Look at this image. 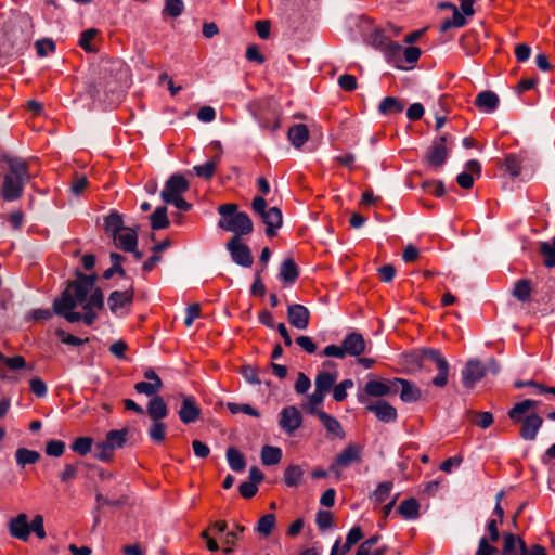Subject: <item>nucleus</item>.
I'll use <instances>...</instances> for the list:
<instances>
[{"mask_svg":"<svg viewBox=\"0 0 555 555\" xmlns=\"http://www.w3.org/2000/svg\"><path fill=\"white\" fill-rule=\"evenodd\" d=\"M104 307L102 291L95 286V276L79 274L77 279L53 301V310L69 323L83 321L92 325L98 311Z\"/></svg>","mask_w":555,"mask_h":555,"instance_id":"obj_1","label":"nucleus"},{"mask_svg":"<svg viewBox=\"0 0 555 555\" xmlns=\"http://www.w3.org/2000/svg\"><path fill=\"white\" fill-rule=\"evenodd\" d=\"M9 172L3 177L1 195L3 199L13 202L20 198L26 183L31 179L27 163L21 158H8Z\"/></svg>","mask_w":555,"mask_h":555,"instance_id":"obj_2","label":"nucleus"},{"mask_svg":"<svg viewBox=\"0 0 555 555\" xmlns=\"http://www.w3.org/2000/svg\"><path fill=\"white\" fill-rule=\"evenodd\" d=\"M218 212L221 216L218 221V227L227 232H232L234 235H247L253 232V222L249 216L238 210L236 204H223L218 207Z\"/></svg>","mask_w":555,"mask_h":555,"instance_id":"obj_3","label":"nucleus"},{"mask_svg":"<svg viewBox=\"0 0 555 555\" xmlns=\"http://www.w3.org/2000/svg\"><path fill=\"white\" fill-rule=\"evenodd\" d=\"M363 446L354 442L348 443L334 459L330 466V470L339 478L341 472L353 464H358L362 461Z\"/></svg>","mask_w":555,"mask_h":555,"instance_id":"obj_4","label":"nucleus"},{"mask_svg":"<svg viewBox=\"0 0 555 555\" xmlns=\"http://www.w3.org/2000/svg\"><path fill=\"white\" fill-rule=\"evenodd\" d=\"M423 358L431 362L438 372L437 375L431 379V384L438 388H443L447 386L450 365L441 352L436 349H426L423 352Z\"/></svg>","mask_w":555,"mask_h":555,"instance_id":"obj_5","label":"nucleus"},{"mask_svg":"<svg viewBox=\"0 0 555 555\" xmlns=\"http://www.w3.org/2000/svg\"><path fill=\"white\" fill-rule=\"evenodd\" d=\"M227 249L229 250L233 262L244 268L251 267L254 262L251 251L249 247L242 242L241 237L233 235L227 243Z\"/></svg>","mask_w":555,"mask_h":555,"instance_id":"obj_6","label":"nucleus"},{"mask_svg":"<svg viewBox=\"0 0 555 555\" xmlns=\"http://www.w3.org/2000/svg\"><path fill=\"white\" fill-rule=\"evenodd\" d=\"M302 424V414L295 405H288L283 408L280 412L279 426L281 429L292 435L294 434Z\"/></svg>","mask_w":555,"mask_h":555,"instance_id":"obj_7","label":"nucleus"},{"mask_svg":"<svg viewBox=\"0 0 555 555\" xmlns=\"http://www.w3.org/2000/svg\"><path fill=\"white\" fill-rule=\"evenodd\" d=\"M189 189V182L182 175H172L165 183L160 192L162 199L165 203L182 196Z\"/></svg>","mask_w":555,"mask_h":555,"instance_id":"obj_8","label":"nucleus"},{"mask_svg":"<svg viewBox=\"0 0 555 555\" xmlns=\"http://www.w3.org/2000/svg\"><path fill=\"white\" fill-rule=\"evenodd\" d=\"M488 369L479 360H469L462 370V383L467 389H472L487 373Z\"/></svg>","mask_w":555,"mask_h":555,"instance_id":"obj_9","label":"nucleus"},{"mask_svg":"<svg viewBox=\"0 0 555 555\" xmlns=\"http://www.w3.org/2000/svg\"><path fill=\"white\" fill-rule=\"evenodd\" d=\"M395 391L396 390L393 389L392 380L385 383L383 380L371 379L365 385L364 393H358V401L360 403L366 404L369 403L367 396L380 398Z\"/></svg>","mask_w":555,"mask_h":555,"instance_id":"obj_10","label":"nucleus"},{"mask_svg":"<svg viewBox=\"0 0 555 555\" xmlns=\"http://www.w3.org/2000/svg\"><path fill=\"white\" fill-rule=\"evenodd\" d=\"M133 300V292L131 288L120 291H114L111 293L107 305L112 313L116 315H124L127 313L128 307Z\"/></svg>","mask_w":555,"mask_h":555,"instance_id":"obj_11","label":"nucleus"},{"mask_svg":"<svg viewBox=\"0 0 555 555\" xmlns=\"http://www.w3.org/2000/svg\"><path fill=\"white\" fill-rule=\"evenodd\" d=\"M144 378L146 380L139 382L134 385L135 391L147 397H155V395L163 388L160 377L152 369H149L144 372Z\"/></svg>","mask_w":555,"mask_h":555,"instance_id":"obj_12","label":"nucleus"},{"mask_svg":"<svg viewBox=\"0 0 555 555\" xmlns=\"http://www.w3.org/2000/svg\"><path fill=\"white\" fill-rule=\"evenodd\" d=\"M182 401L181 408L178 411L180 421L183 424H190L195 422L201 415V409L196 403V400L192 396L179 395Z\"/></svg>","mask_w":555,"mask_h":555,"instance_id":"obj_13","label":"nucleus"},{"mask_svg":"<svg viewBox=\"0 0 555 555\" xmlns=\"http://www.w3.org/2000/svg\"><path fill=\"white\" fill-rule=\"evenodd\" d=\"M366 410L374 413L376 418L384 423L395 422L398 417L396 408L384 400L366 403Z\"/></svg>","mask_w":555,"mask_h":555,"instance_id":"obj_14","label":"nucleus"},{"mask_svg":"<svg viewBox=\"0 0 555 555\" xmlns=\"http://www.w3.org/2000/svg\"><path fill=\"white\" fill-rule=\"evenodd\" d=\"M376 37H380L379 44L383 47L385 57L389 63H392L398 68H403L402 65V50L403 47L395 41L386 39L380 35H376Z\"/></svg>","mask_w":555,"mask_h":555,"instance_id":"obj_15","label":"nucleus"},{"mask_svg":"<svg viewBox=\"0 0 555 555\" xmlns=\"http://www.w3.org/2000/svg\"><path fill=\"white\" fill-rule=\"evenodd\" d=\"M309 310L305 306L298 304L288 306L287 319L294 327L298 330H306L309 325Z\"/></svg>","mask_w":555,"mask_h":555,"instance_id":"obj_16","label":"nucleus"},{"mask_svg":"<svg viewBox=\"0 0 555 555\" xmlns=\"http://www.w3.org/2000/svg\"><path fill=\"white\" fill-rule=\"evenodd\" d=\"M363 538L362 529L359 526L352 527L346 537V542L340 545V539H337L331 550L330 555H345L350 548Z\"/></svg>","mask_w":555,"mask_h":555,"instance_id":"obj_17","label":"nucleus"},{"mask_svg":"<svg viewBox=\"0 0 555 555\" xmlns=\"http://www.w3.org/2000/svg\"><path fill=\"white\" fill-rule=\"evenodd\" d=\"M528 548L525 541L513 533L503 534V555H527Z\"/></svg>","mask_w":555,"mask_h":555,"instance_id":"obj_18","label":"nucleus"},{"mask_svg":"<svg viewBox=\"0 0 555 555\" xmlns=\"http://www.w3.org/2000/svg\"><path fill=\"white\" fill-rule=\"evenodd\" d=\"M448 151L446 146V137L436 140L427 153V162L430 166L439 167L446 163Z\"/></svg>","mask_w":555,"mask_h":555,"instance_id":"obj_19","label":"nucleus"},{"mask_svg":"<svg viewBox=\"0 0 555 555\" xmlns=\"http://www.w3.org/2000/svg\"><path fill=\"white\" fill-rule=\"evenodd\" d=\"M117 248L126 250H133L138 244L137 231L131 228H125L114 236H112Z\"/></svg>","mask_w":555,"mask_h":555,"instance_id":"obj_20","label":"nucleus"},{"mask_svg":"<svg viewBox=\"0 0 555 555\" xmlns=\"http://www.w3.org/2000/svg\"><path fill=\"white\" fill-rule=\"evenodd\" d=\"M343 347L346 354L358 357L365 350V340L360 333L353 332L344 338Z\"/></svg>","mask_w":555,"mask_h":555,"instance_id":"obj_21","label":"nucleus"},{"mask_svg":"<svg viewBox=\"0 0 555 555\" xmlns=\"http://www.w3.org/2000/svg\"><path fill=\"white\" fill-rule=\"evenodd\" d=\"M392 385H393V388L397 385L401 386L400 398L403 402L412 403V402L417 401L421 398L420 388L415 384H413L406 379L395 378V379H392Z\"/></svg>","mask_w":555,"mask_h":555,"instance_id":"obj_22","label":"nucleus"},{"mask_svg":"<svg viewBox=\"0 0 555 555\" xmlns=\"http://www.w3.org/2000/svg\"><path fill=\"white\" fill-rule=\"evenodd\" d=\"M9 530L12 537L26 541L30 534L29 524L27 522V516L20 514L9 522Z\"/></svg>","mask_w":555,"mask_h":555,"instance_id":"obj_23","label":"nucleus"},{"mask_svg":"<svg viewBox=\"0 0 555 555\" xmlns=\"http://www.w3.org/2000/svg\"><path fill=\"white\" fill-rule=\"evenodd\" d=\"M317 415H318L320 422L322 423V425L324 426V428L326 429L328 435L336 437L338 439L345 438L346 434L343 429L341 424L339 423V421L337 418L327 414L324 411H318Z\"/></svg>","mask_w":555,"mask_h":555,"instance_id":"obj_24","label":"nucleus"},{"mask_svg":"<svg viewBox=\"0 0 555 555\" xmlns=\"http://www.w3.org/2000/svg\"><path fill=\"white\" fill-rule=\"evenodd\" d=\"M543 420L535 413L527 416L524 420L520 435L525 440H534Z\"/></svg>","mask_w":555,"mask_h":555,"instance_id":"obj_25","label":"nucleus"},{"mask_svg":"<svg viewBox=\"0 0 555 555\" xmlns=\"http://www.w3.org/2000/svg\"><path fill=\"white\" fill-rule=\"evenodd\" d=\"M475 105L483 113H492L499 105V96L492 91H482L477 94Z\"/></svg>","mask_w":555,"mask_h":555,"instance_id":"obj_26","label":"nucleus"},{"mask_svg":"<svg viewBox=\"0 0 555 555\" xmlns=\"http://www.w3.org/2000/svg\"><path fill=\"white\" fill-rule=\"evenodd\" d=\"M146 412L152 421H163L168 416V408L160 396H155L149 401Z\"/></svg>","mask_w":555,"mask_h":555,"instance_id":"obj_27","label":"nucleus"},{"mask_svg":"<svg viewBox=\"0 0 555 555\" xmlns=\"http://www.w3.org/2000/svg\"><path fill=\"white\" fill-rule=\"evenodd\" d=\"M261 219L267 225L266 233L269 236L275 234L276 229L282 225V212L278 207L269 208L262 216Z\"/></svg>","mask_w":555,"mask_h":555,"instance_id":"obj_28","label":"nucleus"},{"mask_svg":"<svg viewBox=\"0 0 555 555\" xmlns=\"http://www.w3.org/2000/svg\"><path fill=\"white\" fill-rule=\"evenodd\" d=\"M287 137L291 144L299 149L308 141L309 130L306 125L297 124L288 129Z\"/></svg>","mask_w":555,"mask_h":555,"instance_id":"obj_29","label":"nucleus"},{"mask_svg":"<svg viewBox=\"0 0 555 555\" xmlns=\"http://www.w3.org/2000/svg\"><path fill=\"white\" fill-rule=\"evenodd\" d=\"M279 278L285 283H294L298 278V269L293 259H285L280 267Z\"/></svg>","mask_w":555,"mask_h":555,"instance_id":"obj_30","label":"nucleus"},{"mask_svg":"<svg viewBox=\"0 0 555 555\" xmlns=\"http://www.w3.org/2000/svg\"><path fill=\"white\" fill-rule=\"evenodd\" d=\"M129 436V430L127 428L121 429H113L109 430L105 436V441L113 448V450H118L124 448L127 442Z\"/></svg>","mask_w":555,"mask_h":555,"instance_id":"obj_31","label":"nucleus"},{"mask_svg":"<svg viewBox=\"0 0 555 555\" xmlns=\"http://www.w3.org/2000/svg\"><path fill=\"white\" fill-rule=\"evenodd\" d=\"M337 380V373L322 371L314 378V387L323 392L330 391Z\"/></svg>","mask_w":555,"mask_h":555,"instance_id":"obj_32","label":"nucleus"},{"mask_svg":"<svg viewBox=\"0 0 555 555\" xmlns=\"http://www.w3.org/2000/svg\"><path fill=\"white\" fill-rule=\"evenodd\" d=\"M379 540V535H373L365 540L358 547L356 555H383L386 552V547H376Z\"/></svg>","mask_w":555,"mask_h":555,"instance_id":"obj_33","label":"nucleus"},{"mask_svg":"<svg viewBox=\"0 0 555 555\" xmlns=\"http://www.w3.org/2000/svg\"><path fill=\"white\" fill-rule=\"evenodd\" d=\"M104 228L107 234L114 236L115 234H117L118 232L126 228L124 225L122 216L116 211H112L104 219Z\"/></svg>","mask_w":555,"mask_h":555,"instance_id":"obj_34","label":"nucleus"},{"mask_svg":"<svg viewBox=\"0 0 555 555\" xmlns=\"http://www.w3.org/2000/svg\"><path fill=\"white\" fill-rule=\"evenodd\" d=\"M227 460L230 468L234 472H243L246 467L243 454L234 447L228 448Z\"/></svg>","mask_w":555,"mask_h":555,"instance_id":"obj_35","label":"nucleus"},{"mask_svg":"<svg viewBox=\"0 0 555 555\" xmlns=\"http://www.w3.org/2000/svg\"><path fill=\"white\" fill-rule=\"evenodd\" d=\"M404 104L396 98L387 96L379 103L378 109L385 115H395L403 111Z\"/></svg>","mask_w":555,"mask_h":555,"instance_id":"obj_36","label":"nucleus"},{"mask_svg":"<svg viewBox=\"0 0 555 555\" xmlns=\"http://www.w3.org/2000/svg\"><path fill=\"white\" fill-rule=\"evenodd\" d=\"M305 470L299 465H289L284 472V482L287 487H298Z\"/></svg>","mask_w":555,"mask_h":555,"instance_id":"obj_37","label":"nucleus"},{"mask_svg":"<svg viewBox=\"0 0 555 555\" xmlns=\"http://www.w3.org/2000/svg\"><path fill=\"white\" fill-rule=\"evenodd\" d=\"M17 465L24 467L27 464H35L40 459L39 452L26 448H20L15 452Z\"/></svg>","mask_w":555,"mask_h":555,"instance_id":"obj_38","label":"nucleus"},{"mask_svg":"<svg viewBox=\"0 0 555 555\" xmlns=\"http://www.w3.org/2000/svg\"><path fill=\"white\" fill-rule=\"evenodd\" d=\"M169 225L167 217V208L165 206L157 207L151 215V227L153 230L166 229Z\"/></svg>","mask_w":555,"mask_h":555,"instance_id":"obj_39","label":"nucleus"},{"mask_svg":"<svg viewBox=\"0 0 555 555\" xmlns=\"http://www.w3.org/2000/svg\"><path fill=\"white\" fill-rule=\"evenodd\" d=\"M420 504L415 499L404 500L400 503L398 511L406 519L418 517Z\"/></svg>","mask_w":555,"mask_h":555,"instance_id":"obj_40","label":"nucleus"},{"mask_svg":"<svg viewBox=\"0 0 555 555\" xmlns=\"http://www.w3.org/2000/svg\"><path fill=\"white\" fill-rule=\"evenodd\" d=\"M282 459V450L278 447L264 446L261 450V461L264 465H275Z\"/></svg>","mask_w":555,"mask_h":555,"instance_id":"obj_41","label":"nucleus"},{"mask_svg":"<svg viewBox=\"0 0 555 555\" xmlns=\"http://www.w3.org/2000/svg\"><path fill=\"white\" fill-rule=\"evenodd\" d=\"M115 450L104 440L94 446V457L101 462H111Z\"/></svg>","mask_w":555,"mask_h":555,"instance_id":"obj_42","label":"nucleus"},{"mask_svg":"<svg viewBox=\"0 0 555 555\" xmlns=\"http://www.w3.org/2000/svg\"><path fill=\"white\" fill-rule=\"evenodd\" d=\"M167 426L162 421H152L147 430L149 437L152 441L160 443L165 440Z\"/></svg>","mask_w":555,"mask_h":555,"instance_id":"obj_43","label":"nucleus"},{"mask_svg":"<svg viewBox=\"0 0 555 555\" xmlns=\"http://www.w3.org/2000/svg\"><path fill=\"white\" fill-rule=\"evenodd\" d=\"M93 442L91 437H78L70 444V449L79 455H87L92 450Z\"/></svg>","mask_w":555,"mask_h":555,"instance_id":"obj_44","label":"nucleus"},{"mask_svg":"<svg viewBox=\"0 0 555 555\" xmlns=\"http://www.w3.org/2000/svg\"><path fill=\"white\" fill-rule=\"evenodd\" d=\"M538 404L537 401L526 399L517 404L509 411L508 415L513 421H519L520 417L528 412L530 409L535 408Z\"/></svg>","mask_w":555,"mask_h":555,"instance_id":"obj_45","label":"nucleus"},{"mask_svg":"<svg viewBox=\"0 0 555 555\" xmlns=\"http://www.w3.org/2000/svg\"><path fill=\"white\" fill-rule=\"evenodd\" d=\"M352 379H344L337 385L333 386V399L337 402H341L347 398V391L353 388Z\"/></svg>","mask_w":555,"mask_h":555,"instance_id":"obj_46","label":"nucleus"},{"mask_svg":"<svg viewBox=\"0 0 555 555\" xmlns=\"http://www.w3.org/2000/svg\"><path fill=\"white\" fill-rule=\"evenodd\" d=\"M183 10H184V4H183L182 0H165L163 15H168L170 17H178L182 14Z\"/></svg>","mask_w":555,"mask_h":555,"instance_id":"obj_47","label":"nucleus"},{"mask_svg":"<svg viewBox=\"0 0 555 555\" xmlns=\"http://www.w3.org/2000/svg\"><path fill=\"white\" fill-rule=\"evenodd\" d=\"M227 408L232 414L244 413L254 417L260 416L259 411L253 408L250 404L228 402Z\"/></svg>","mask_w":555,"mask_h":555,"instance_id":"obj_48","label":"nucleus"},{"mask_svg":"<svg viewBox=\"0 0 555 555\" xmlns=\"http://www.w3.org/2000/svg\"><path fill=\"white\" fill-rule=\"evenodd\" d=\"M540 254L544 257V266L547 268L555 267V248L550 242H542L540 244Z\"/></svg>","mask_w":555,"mask_h":555,"instance_id":"obj_49","label":"nucleus"},{"mask_svg":"<svg viewBox=\"0 0 555 555\" xmlns=\"http://www.w3.org/2000/svg\"><path fill=\"white\" fill-rule=\"evenodd\" d=\"M275 526V516L273 514H267L258 520L257 531L266 537L271 534Z\"/></svg>","mask_w":555,"mask_h":555,"instance_id":"obj_50","label":"nucleus"},{"mask_svg":"<svg viewBox=\"0 0 555 555\" xmlns=\"http://www.w3.org/2000/svg\"><path fill=\"white\" fill-rule=\"evenodd\" d=\"M530 283L527 280H519L514 287L513 295L519 299L520 301L525 302L530 298Z\"/></svg>","mask_w":555,"mask_h":555,"instance_id":"obj_51","label":"nucleus"},{"mask_svg":"<svg viewBox=\"0 0 555 555\" xmlns=\"http://www.w3.org/2000/svg\"><path fill=\"white\" fill-rule=\"evenodd\" d=\"M391 490H392V482H390V481L382 482L377 486L372 498L375 502L383 503L387 500Z\"/></svg>","mask_w":555,"mask_h":555,"instance_id":"obj_52","label":"nucleus"},{"mask_svg":"<svg viewBox=\"0 0 555 555\" xmlns=\"http://www.w3.org/2000/svg\"><path fill=\"white\" fill-rule=\"evenodd\" d=\"M216 167L215 160H208L203 165L194 166L193 171L201 178L210 179L216 171Z\"/></svg>","mask_w":555,"mask_h":555,"instance_id":"obj_53","label":"nucleus"},{"mask_svg":"<svg viewBox=\"0 0 555 555\" xmlns=\"http://www.w3.org/2000/svg\"><path fill=\"white\" fill-rule=\"evenodd\" d=\"M506 171L513 177L517 178L520 175V159L514 154L505 157Z\"/></svg>","mask_w":555,"mask_h":555,"instance_id":"obj_54","label":"nucleus"},{"mask_svg":"<svg viewBox=\"0 0 555 555\" xmlns=\"http://www.w3.org/2000/svg\"><path fill=\"white\" fill-rule=\"evenodd\" d=\"M65 451V442L61 440H50L46 444V453L49 456L59 457Z\"/></svg>","mask_w":555,"mask_h":555,"instance_id":"obj_55","label":"nucleus"},{"mask_svg":"<svg viewBox=\"0 0 555 555\" xmlns=\"http://www.w3.org/2000/svg\"><path fill=\"white\" fill-rule=\"evenodd\" d=\"M36 50L37 54L40 57L47 56L49 53L53 52L55 50V44L51 39H40L37 40L36 43Z\"/></svg>","mask_w":555,"mask_h":555,"instance_id":"obj_56","label":"nucleus"},{"mask_svg":"<svg viewBox=\"0 0 555 555\" xmlns=\"http://www.w3.org/2000/svg\"><path fill=\"white\" fill-rule=\"evenodd\" d=\"M244 379L250 385H260L262 382L258 376V372L250 365H244L241 370Z\"/></svg>","mask_w":555,"mask_h":555,"instance_id":"obj_57","label":"nucleus"},{"mask_svg":"<svg viewBox=\"0 0 555 555\" xmlns=\"http://www.w3.org/2000/svg\"><path fill=\"white\" fill-rule=\"evenodd\" d=\"M98 31L96 29L94 28H90V29H87L85 30L82 34H81V37H80V40H79V44L82 49H85L86 51L88 52H91L93 51V47L91 46V40L94 39V37L96 36Z\"/></svg>","mask_w":555,"mask_h":555,"instance_id":"obj_58","label":"nucleus"},{"mask_svg":"<svg viewBox=\"0 0 555 555\" xmlns=\"http://www.w3.org/2000/svg\"><path fill=\"white\" fill-rule=\"evenodd\" d=\"M421 56V50L417 47H406L402 50V62L413 64L417 62Z\"/></svg>","mask_w":555,"mask_h":555,"instance_id":"obj_59","label":"nucleus"},{"mask_svg":"<svg viewBox=\"0 0 555 555\" xmlns=\"http://www.w3.org/2000/svg\"><path fill=\"white\" fill-rule=\"evenodd\" d=\"M30 532H34L39 539H43L46 537V531L43 527V517L41 515H36L31 520Z\"/></svg>","mask_w":555,"mask_h":555,"instance_id":"obj_60","label":"nucleus"},{"mask_svg":"<svg viewBox=\"0 0 555 555\" xmlns=\"http://www.w3.org/2000/svg\"><path fill=\"white\" fill-rule=\"evenodd\" d=\"M311 386L310 378L305 373H298L297 380L295 383V390L297 393H306Z\"/></svg>","mask_w":555,"mask_h":555,"instance_id":"obj_61","label":"nucleus"},{"mask_svg":"<svg viewBox=\"0 0 555 555\" xmlns=\"http://www.w3.org/2000/svg\"><path fill=\"white\" fill-rule=\"evenodd\" d=\"M317 524L320 529H328L333 526V517L327 511H320L317 514Z\"/></svg>","mask_w":555,"mask_h":555,"instance_id":"obj_62","label":"nucleus"},{"mask_svg":"<svg viewBox=\"0 0 555 555\" xmlns=\"http://www.w3.org/2000/svg\"><path fill=\"white\" fill-rule=\"evenodd\" d=\"M238 491L243 498L250 499L258 492V486L255 482L246 481L240 485Z\"/></svg>","mask_w":555,"mask_h":555,"instance_id":"obj_63","label":"nucleus"},{"mask_svg":"<svg viewBox=\"0 0 555 555\" xmlns=\"http://www.w3.org/2000/svg\"><path fill=\"white\" fill-rule=\"evenodd\" d=\"M496 553V548L490 545L485 537L479 540L478 550L476 555H494Z\"/></svg>","mask_w":555,"mask_h":555,"instance_id":"obj_64","label":"nucleus"}]
</instances>
